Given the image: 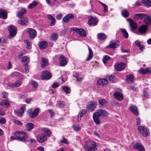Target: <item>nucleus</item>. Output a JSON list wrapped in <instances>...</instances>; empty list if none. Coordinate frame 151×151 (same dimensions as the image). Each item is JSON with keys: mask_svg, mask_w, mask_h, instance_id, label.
Segmentation results:
<instances>
[{"mask_svg": "<svg viewBox=\"0 0 151 151\" xmlns=\"http://www.w3.org/2000/svg\"><path fill=\"white\" fill-rule=\"evenodd\" d=\"M109 113L106 111L102 109H100L96 110L93 116V119L94 122L97 124H99L100 123L99 119L100 116L104 117L107 116Z\"/></svg>", "mask_w": 151, "mask_h": 151, "instance_id": "nucleus-1", "label": "nucleus"}, {"mask_svg": "<svg viewBox=\"0 0 151 151\" xmlns=\"http://www.w3.org/2000/svg\"><path fill=\"white\" fill-rule=\"evenodd\" d=\"M95 142L92 141H87L85 144V148L88 151H95L97 150Z\"/></svg>", "mask_w": 151, "mask_h": 151, "instance_id": "nucleus-2", "label": "nucleus"}, {"mask_svg": "<svg viewBox=\"0 0 151 151\" xmlns=\"http://www.w3.org/2000/svg\"><path fill=\"white\" fill-rule=\"evenodd\" d=\"M14 134L17 137V140L20 141H25L28 137V135L25 133L18 131L15 132Z\"/></svg>", "mask_w": 151, "mask_h": 151, "instance_id": "nucleus-3", "label": "nucleus"}, {"mask_svg": "<svg viewBox=\"0 0 151 151\" xmlns=\"http://www.w3.org/2000/svg\"><path fill=\"white\" fill-rule=\"evenodd\" d=\"M8 29L9 33V36L8 38L11 39L16 35L17 32V29L16 27L13 25H10L8 27Z\"/></svg>", "mask_w": 151, "mask_h": 151, "instance_id": "nucleus-4", "label": "nucleus"}, {"mask_svg": "<svg viewBox=\"0 0 151 151\" xmlns=\"http://www.w3.org/2000/svg\"><path fill=\"white\" fill-rule=\"evenodd\" d=\"M39 111L40 109L38 108L35 109L33 111L32 109H31L28 110L27 112L30 118H34L38 116Z\"/></svg>", "mask_w": 151, "mask_h": 151, "instance_id": "nucleus-5", "label": "nucleus"}, {"mask_svg": "<svg viewBox=\"0 0 151 151\" xmlns=\"http://www.w3.org/2000/svg\"><path fill=\"white\" fill-rule=\"evenodd\" d=\"M139 132L144 137H147L149 133L147 129L143 126H139L138 127Z\"/></svg>", "mask_w": 151, "mask_h": 151, "instance_id": "nucleus-6", "label": "nucleus"}, {"mask_svg": "<svg viewBox=\"0 0 151 151\" xmlns=\"http://www.w3.org/2000/svg\"><path fill=\"white\" fill-rule=\"evenodd\" d=\"M71 30L75 31L79 35L85 37L86 35V34L85 31L83 29L81 28L73 27L71 28Z\"/></svg>", "mask_w": 151, "mask_h": 151, "instance_id": "nucleus-7", "label": "nucleus"}, {"mask_svg": "<svg viewBox=\"0 0 151 151\" xmlns=\"http://www.w3.org/2000/svg\"><path fill=\"white\" fill-rule=\"evenodd\" d=\"M96 103L95 102L90 101L87 105V110L90 111H93L96 109Z\"/></svg>", "mask_w": 151, "mask_h": 151, "instance_id": "nucleus-8", "label": "nucleus"}, {"mask_svg": "<svg viewBox=\"0 0 151 151\" xmlns=\"http://www.w3.org/2000/svg\"><path fill=\"white\" fill-rule=\"evenodd\" d=\"M89 19L88 21V24L90 26H95L97 24L98 22V19L96 17H93L91 16L89 17Z\"/></svg>", "mask_w": 151, "mask_h": 151, "instance_id": "nucleus-9", "label": "nucleus"}, {"mask_svg": "<svg viewBox=\"0 0 151 151\" xmlns=\"http://www.w3.org/2000/svg\"><path fill=\"white\" fill-rule=\"evenodd\" d=\"M129 22V25L132 31L135 30L137 27L138 25L137 23L135 22L133 20L129 18L127 19Z\"/></svg>", "mask_w": 151, "mask_h": 151, "instance_id": "nucleus-10", "label": "nucleus"}, {"mask_svg": "<svg viewBox=\"0 0 151 151\" xmlns=\"http://www.w3.org/2000/svg\"><path fill=\"white\" fill-rule=\"evenodd\" d=\"M51 77V74L48 71H45L42 73L41 77L43 80L49 79Z\"/></svg>", "mask_w": 151, "mask_h": 151, "instance_id": "nucleus-11", "label": "nucleus"}, {"mask_svg": "<svg viewBox=\"0 0 151 151\" xmlns=\"http://www.w3.org/2000/svg\"><path fill=\"white\" fill-rule=\"evenodd\" d=\"M27 31L29 33V36L30 38L33 39L36 36V32L33 29L28 28L27 29Z\"/></svg>", "mask_w": 151, "mask_h": 151, "instance_id": "nucleus-12", "label": "nucleus"}, {"mask_svg": "<svg viewBox=\"0 0 151 151\" xmlns=\"http://www.w3.org/2000/svg\"><path fill=\"white\" fill-rule=\"evenodd\" d=\"M126 67V65L124 63H116L115 65V69L118 71H120L124 69Z\"/></svg>", "mask_w": 151, "mask_h": 151, "instance_id": "nucleus-13", "label": "nucleus"}, {"mask_svg": "<svg viewBox=\"0 0 151 151\" xmlns=\"http://www.w3.org/2000/svg\"><path fill=\"white\" fill-rule=\"evenodd\" d=\"M47 138V136L43 133L38 135L37 137L38 141L40 142H44Z\"/></svg>", "mask_w": 151, "mask_h": 151, "instance_id": "nucleus-14", "label": "nucleus"}, {"mask_svg": "<svg viewBox=\"0 0 151 151\" xmlns=\"http://www.w3.org/2000/svg\"><path fill=\"white\" fill-rule=\"evenodd\" d=\"M119 45V41L116 40V41H111L110 44L108 46V47L114 49Z\"/></svg>", "mask_w": 151, "mask_h": 151, "instance_id": "nucleus-15", "label": "nucleus"}, {"mask_svg": "<svg viewBox=\"0 0 151 151\" xmlns=\"http://www.w3.org/2000/svg\"><path fill=\"white\" fill-rule=\"evenodd\" d=\"M147 14L145 13L135 14L133 16V18L136 19H142L146 16Z\"/></svg>", "mask_w": 151, "mask_h": 151, "instance_id": "nucleus-16", "label": "nucleus"}, {"mask_svg": "<svg viewBox=\"0 0 151 151\" xmlns=\"http://www.w3.org/2000/svg\"><path fill=\"white\" fill-rule=\"evenodd\" d=\"M59 61L60 64V66H65L67 63L66 59L65 57L63 55H61L60 56L59 58Z\"/></svg>", "mask_w": 151, "mask_h": 151, "instance_id": "nucleus-17", "label": "nucleus"}, {"mask_svg": "<svg viewBox=\"0 0 151 151\" xmlns=\"http://www.w3.org/2000/svg\"><path fill=\"white\" fill-rule=\"evenodd\" d=\"M48 65L49 63L48 60L44 58H42L41 62V65L42 68H44Z\"/></svg>", "mask_w": 151, "mask_h": 151, "instance_id": "nucleus-18", "label": "nucleus"}, {"mask_svg": "<svg viewBox=\"0 0 151 151\" xmlns=\"http://www.w3.org/2000/svg\"><path fill=\"white\" fill-rule=\"evenodd\" d=\"M38 45L40 48L41 50H43L47 47L48 43L46 41H42L39 42Z\"/></svg>", "mask_w": 151, "mask_h": 151, "instance_id": "nucleus-19", "label": "nucleus"}, {"mask_svg": "<svg viewBox=\"0 0 151 151\" xmlns=\"http://www.w3.org/2000/svg\"><path fill=\"white\" fill-rule=\"evenodd\" d=\"M74 16L72 14H69L66 15L63 18V21L64 22H68L70 19L73 18Z\"/></svg>", "mask_w": 151, "mask_h": 151, "instance_id": "nucleus-20", "label": "nucleus"}, {"mask_svg": "<svg viewBox=\"0 0 151 151\" xmlns=\"http://www.w3.org/2000/svg\"><path fill=\"white\" fill-rule=\"evenodd\" d=\"M9 99H5L3 100L2 101H1L0 105L3 107H8L9 106Z\"/></svg>", "mask_w": 151, "mask_h": 151, "instance_id": "nucleus-21", "label": "nucleus"}, {"mask_svg": "<svg viewBox=\"0 0 151 151\" xmlns=\"http://www.w3.org/2000/svg\"><path fill=\"white\" fill-rule=\"evenodd\" d=\"M114 97L119 101H122L123 99L122 94L119 92H115L114 93Z\"/></svg>", "mask_w": 151, "mask_h": 151, "instance_id": "nucleus-22", "label": "nucleus"}, {"mask_svg": "<svg viewBox=\"0 0 151 151\" xmlns=\"http://www.w3.org/2000/svg\"><path fill=\"white\" fill-rule=\"evenodd\" d=\"M18 22L21 25L24 26L27 24L28 20L27 18L23 17Z\"/></svg>", "mask_w": 151, "mask_h": 151, "instance_id": "nucleus-23", "label": "nucleus"}, {"mask_svg": "<svg viewBox=\"0 0 151 151\" xmlns=\"http://www.w3.org/2000/svg\"><path fill=\"white\" fill-rule=\"evenodd\" d=\"M134 148L137 149L140 151H145V149L143 146L140 143H136L134 146Z\"/></svg>", "mask_w": 151, "mask_h": 151, "instance_id": "nucleus-24", "label": "nucleus"}, {"mask_svg": "<svg viewBox=\"0 0 151 151\" xmlns=\"http://www.w3.org/2000/svg\"><path fill=\"white\" fill-rule=\"evenodd\" d=\"M147 27L146 25H143L139 28L138 31L140 33H144L147 31Z\"/></svg>", "mask_w": 151, "mask_h": 151, "instance_id": "nucleus-25", "label": "nucleus"}, {"mask_svg": "<svg viewBox=\"0 0 151 151\" xmlns=\"http://www.w3.org/2000/svg\"><path fill=\"white\" fill-rule=\"evenodd\" d=\"M139 72L143 74L151 73V70L150 68H147L145 69L141 68L139 70Z\"/></svg>", "mask_w": 151, "mask_h": 151, "instance_id": "nucleus-26", "label": "nucleus"}, {"mask_svg": "<svg viewBox=\"0 0 151 151\" xmlns=\"http://www.w3.org/2000/svg\"><path fill=\"white\" fill-rule=\"evenodd\" d=\"M126 81L129 83H133L134 78L132 74L127 75L126 76Z\"/></svg>", "mask_w": 151, "mask_h": 151, "instance_id": "nucleus-27", "label": "nucleus"}, {"mask_svg": "<svg viewBox=\"0 0 151 151\" xmlns=\"http://www.w3.org/2000/svg\"><path fill=\"white\" fill-rule=\"evenodd\" d=\"M108 83V81L106 79H101L98 80L97 81V84L98 85L102 86L106 85Z\"/></svg>", "mask_w": 151, "mask_h": 151, "instance_id": "nucleus-28", "label": "nucleus"}, {"mask_svg": "<svg viewBox=\"0 0 151 151\" xmlns=\"http://www.w3.org/2000/svg\"><path fill=\"white\" fill-rule=\"evenodd\" d=\"M27 12L26 9L25 8H22L20 10L17 12V16L20 18L22 15L25 14Z\"/></svg>", "mask_w": 151, "mask_h": 151, "instance_id": "nucleus-29", "label": "nucleus"}, {"mask_svg": "<svg viewBox=\"0 0 151 151\" xmlns=\"http://www.w3.org/2000/svg\"><path fill=\"white\" fill-rule=\"evenodd\" d=\"M25 107L23 106L21 107V109H19L17 111H15V112L16 113L17 115L19 116H21L24 112V110H25Z\"/></svg>", "mask_w": 151, "mask_h": 151, "instance_id": "nucleus-30", "label": "nucleus"}, {"mask_svg": "<svg viewBox=\"0 0 151 151\" xmlns=\"http://www.w3.org/2000/svg\"><path fill=\"white\" fill-rule=\"evenodd\" d=\"M7 13L4 10H0V18L5 19L7 18Z\"/></svg>", "mask_w": 151, "mask_h": 151, "instance_id": "nucleus-31", "label": "nucleus"}, {"mask_svg": "<svg viewBox=\"0 0 151 151\" xmlns=\"http://www.w3.org/2000/svg\"><path fill=\"white\" fill-rule=\"evenodd\" d=\"M144 21L146 24L150 25L151 24V17L147 14Z\"/></svg>", "mask_w": 151, "mask_h": 151, "instance_id": "nucleus-32", "label": "nucleus"}, {"mask_svg": "<svg viewBox=\"0 0 151 151\" xmlns=\"http://www.w3.org/2000/svg\"><path fill=\"white\" fill-rule=\"evenodd\" d=\"M21 82L20 81H18L17 82L13 83H10L9 86L10 87H18L21 85Z\"/></svg>", "mask_w": 151, "mask_h": 151, "instance_id": "nucleus-33", "label": "nucleus"}, {"mask_svg": "<svg viewBox=\"0 0 151 151\" xmlns=\"http://www.w3.org/2000/svg\"><path fill=\"white\" fill-rule=\"evenodd\" d=\"M26 129L28 131H30L34 128V124L31 123H28L26 125Z\"/></svg>", "mask_w": 151, "mask_h": 151, "instance_id": "nucleus-34", "label": "nucleus"}, {"mask_svg": "<svg viewBox=\"0 0 151 151\" xmlns=\"http://www.w3.org/2000/svg\"><path fill=\"white\" fill-rule=\"evenodd\" d=\"M98 102L101 105L100 107L101 108V106H106L107 103V101L104 99H101L99 100Z\"/></svg>", "mask_w": 151, "mask_h": 151, "instance_id": "nucleus-35", "label": "nucleus"}, {"mask_svg": "<svg viewBox=\"0 0 151 151\" xmlns=\"http://www.w3.org/2000/svg\"><path fill=\"white\" fill-rule=\"evenodd\" d=\"M98 39L101 40H105L107 38V36L104 33H99L97 35Z\"/></svg>", "mask_w": 151, "mask_h": 151, "instance_id": "nucleus-36", "label": "nucleus"}, {"mask_svg": "<svg viewBox=\"0 0 151 151\" xmlns=\"http://www.w3.org/2000/svg\"><path fill=\"white\" fill-rule=\"evenodd\" d=\"M47 17L51 21V22L50 24V25L51 26L54 25L55 21V18L52 15L50 14L47 15Z\"/></svg>", "mask_w": 151, "mask_h": 151, "instance_id": "nucleus-37", "label": "nucleus"}, {"mask_svg": "<svg viewBox=\"0 0 151 151\" xmlns=\"http://www.w3.org/2000/svg\"><path fill=\"white\" fill-rule=\"evenodd\" d=\"M131 111L135 114H138V112L136 106H131L129 108Z\"/></svg>", "mask_w": 151, "mask_h": 151, "instance_id": "nucleus-38", "label": "nucleus"}, {"mask_svg": "<svg viewBox=\"0 0 151 151\" xmlns=\"http://www.w3.org/2000/svg\"><path fill=\"white\" fill-rule=\"evenodd\" d=\"M142 2L146 6H151V0H142Z\"/></svg>", "mask_w": 151, "mask_h": 151, "instance_id": "nucleus-39", "label": "nucleus"}, {"mask_svg": "<svg viewBox=\"0 0 151 151\" xmlns=\"http://www.w3.org/2000/svg\"><path fill=\"white\" fill-rule=\"evenodd\" d=\"M122 14L124 17L127 18L129 16V12L127 10L124 9L122 11Z\"/></svg>", "mask_w": 151, "mask_h": 151, "instance_id": "nucleus-40", "label": "nucleus"}, {"mask_svg": "<svg viewBox=\"0 0 151 151\" xmlns=\"http://www.w3.org/2000/svg\"><path fill=\"white\" fill-rule=\"evenodd\" d=\"M89 55L88 57L87 58L86 60L87 61H89L91 60L93 56V52L92 50L90 48H89Z\"/></svg>", "mask_w": 151, "mask_h": 151, "instance_id": "nucleus-41", "label": "nucleus"}, {"mask_svg": "<svg viewBox=\"0 0 151 151\" xmlns=\"http://www.w3.org/2000/svg\"><path fill=\"white\" fill-rule=\"evenodd\" d=\"M37 4V2L35 1H34L28 6V8L29 9L33 8L35 7Z\"/></svg>", "mask_w": 151, "mask_h": 151, "instance_id": "nucleus-42", "label": "nucleus"}, {"mask_svg": "<svg viewBox=\"0 0 151 151\" xmlns=\"http://www.w3.org/2000/svg\"><path fill=\"white\" fill-rule=\"evenodd\" d=\"M121 31L123 35V36L125 38H127L128 37V34L126 30L124 29H122Z\"/></svg>", "mask_w": 151, "mask_h": 151, "instance_id": "nucleus-43", "label": "nucleus"}, {"mask_svg": "<svg viewBox=\"0 0 151 151\" xmlns=\"http://www.w3.org/2000/svg\"><path fill=\"white\" fill-rule=\"evenodd\" d=\"M73 129L76 132L79 131L81 129V127L77 125H73Z\"/></svg>", "mask_w": 151, "mask_h": 151, "instance_id": "nucleus-44", "label": "nucleus"}, {"mask_svg": "<svg viewBox=\"0 0 151 151\" xmlns=\"http://www.w3.org/2000/svg\"><path fill=\"white\" fill-rule=\"evenodd\" d=\"M31 83L33 87L35 88V89H36L37 88L38 84L36 81L32 80L31 81Z\"/></svg>", "mask_w": 151, "mask_h": 151, "instance_id": "nucleus-45", "label": "nucleus"}, {"mask_svg": "<svg viewBox=\"0 0 151 151\" xmlns=\"http://www.w3.org/2000/svg\"><path fill=\"white\" fill-rule=\"evenodd\" d=\"M63 90L65 91L66 94L69 93L70 92V90L67 86H65L63 88Z\"/></svg>", "mask_w": 151, "mask_h": 151, "instance_id": "nucleus-46", "label": "nucleus"}, {"mask_svg": "<svg viewBox=\"0 0 151 151\" xmlns=\"http://www.w3.org/2000/svg\"><path fill=\"white\" fill-rule=\"evenodd\" d=\"M110 57L108 55H106L104 56L103 58V60L104 63V64L106 63L107 61L110 59Z\"/></svg>", "mask_w": 151, "mask_h": 151, "instance_id": "nucleus-47", "label": "nucleus"}, {"mask_svg": "<svg viewBox=\"0 0 151 151\" xmlns=\"http://www.w3.org/2000/svg\"><path fill=\"white\" fill-rule=\"evenodd\" d=\"M2 98L4 99H8L7 97L8 96V93L4 91H3L2 93Z\"/></svg>", "mask_w": 151, "mask_h": 151, "instance_id": "nucleus-48", "label": "nucleus"}, {"mask_svg": "<svg viewBox=\"0 0 151 151\" xmlns=\"http://www.w3.org/2000/svg\"><path fill=\"white\" fill-rule=\"evenodd\" d=\"M58 105L60 108H63L65 106L64 102L62 101H59L58 102Z\"/></svg>", "mask_w": 151, "mask_h": 151, "instance_id": "nucleus-49", "label": "nucleus"}, {"mask_svg": "<svg viewBox=\"0 0 151 151\" xmlns=\"http://www.w3.org/2000/svg\"><path fill=\"white\" fill-rule=\"evenodd\" d=\"M11 75L12 76H19L20 77L22 75L20 73L18 72H14L12 73L11 74Z\"/></svg>", "mask_w": 151, "mask_h": 151, "instance_id": "nucleus-50", "label": "nucleus"}, {"mask_svg": "<svg viewBox=\"0 0 151 151\" xmlns=\"http://www.w3.org/2000/svg\"><path fill=\"white\" fill-rule=\"evenodd\" d=\"M21 61L22 62H27V63H28L29 61V59L27 56H24L22 58Z\"/></svg>", "mask_w": 151, "mask_h": 151, "instance_id": "nucleus-51", "label": "nucleus"}, {"mask_svg": "<svg viewBox=\"0 0 151 151\" xmlns=\"http://www.w3.org/2000/svg\"><path fill=\"white\" fill-rule=\"evenodd\" d=\"M101 4L104 7V12L106 13V12H107L108 11V9L107 6L105 4H103L101 2Z\"/></svg>", "mask_w": 151, "mask_h": 151, "instance_id": "nucleus-52", "label": "nucleus"}, {"mask_svg": "<svg viewBox=\"0 0 151 151\" xmlns=\"http://www.w3.org/2000/svg\"><path fill=\"white\" fill-rule=\"evenodd\" d=\"M58 37V35L55 33L52 35L51 36V38L53 40H55Z\"/></svg>", "mask_w": 151, "mask_h": 151, "instance_id": "nucleus-53", "label": "nucleus"}, {"mask_svg": "<svg viewBox=\"0 0 151 151\" xmlns=\"http://www.w3.org/2000/svg\"><path fill=\"white\" fill-rule=\"evenodd\" d=\"M73 77L76 78V81L81 82L83 79V77L79 78L78 75L73 76Z\"/></svg>", "mask_w": 151, "mask_h": 151, "instance_id": "nucleus-54", "label": "nucleus"}, {"mask_svg": "<svg viewBox=\"0 0 151 151\" xmlns=\"http://www.w3.org/2000/svg\"><path fill=\"white\" fill-rule=\"evenodd\" d=\"M59 85V83L58 82H55L53 83L51 85L52 88H56L58 87Z\"/></svg>", "mask_w": 151, "mask_h": 151, "instance_id": "nucleus-55", "label": "nucleus"}, {"mask_svg": "<svg viewBox=\"0 0 151 151\" xmlns=\"http://www.w3.org/2000/svg\"><path fill=\"white\" fill-rule=\"evenodd\" d=\"M86 112V111L85 109H83L79 113V115L80 117H82L83 114H85Z\"/></svg>", "mask_w": 151, "mask_h": 151, "instance_id": "nucleus-56", "label": "nucleus"}, {"mask_svg": "<svg viewBox=\"0 0 151 151\" xmlns=\"http://www.w3.org/2000/svg\"><path fill=\"white\" fill-rule=\"evenodd\" d=\"M13 122L15 124L20 125H22V124L21 122L16 119L14 120Z\"/></svg>", "mask_w": 151, "mask_h": 151, "instance_id": "nucleus-57", "label": "nucleus"}, {"mask_svg": "<svg viewBox=\"0 0 151 151\" xmlns=\"http://www.w3.org/2000/svg\"><path fill=\"white\" fill-rule=\"evenodd\" d=\"M6 121L5 119L2 118L0 119V124H3L6 123Z\"/></svg>", "mask_w": 151, "mask_h": 151, "instance_id": "nucleus-58", "label": "nucleus"}, {"mask_svg": "<svg viewBox=\"0 0 151 151\" xmlns=\"http://www.w3.org/2000/svg\"><path fill=\"white\" fill-rule=\"evenodd\" d=\"M114 77V75H112L110 76L109 78V81L111 82H113V79Z\"/></svg>", "mask_w": 151, "mask_h": 151, "instance_id": "nucleus-59", "label": "nucleus"}, {"mask_svg": "<svg viewBox=\"0 0 151 151\" xmlns=\"http://www.w3.org/2000/svg\"><path fill=\"white\" fill-rule=\"evenodd\" d=\"M62 14H58L56 16V18L58 20H59L62 18Z\"/></svg>", "mask_w": 151, "mask_h": 151, "instance_id": "nucleus-60", "label": "nucleus"}, {"mask_svg": "<svg viewBox=\"0 0 151 151\" xmlns=\"http://www.w3.org/2000/svg\"><path fill=\"white\" fill-rule=\"evenodd\" d=\"M31 44L30 42H27V46L26 48L28 49H30L31 48Z\"/></svg>", "mask_w": 151, "mask_h": 151, "instance_id": "nucleus-61", "label": "nucleus"}, {"mask_svg": "<svg viewBox=\"0 0 151 151\" xmlns=\"http://www.w3.org/2000/svg\"><path fill=\"white\" fill-rule=\"evenodd\" d=\"M48 111L50 114V116L51 117H52L54 115V113L50 109H49L48 110Z\"/></svg>", "mask_w": 151, "mask_h": 151, "instance_id": "nucleus-62", "label": "nucleus"}, {"mask_svg": "<svg viewBox=\"0 0 151 151\" xmlns=\"http://www.w3.org/2000/svg\"><path fill=\"white\" fill-rule=\"evenodd\" d=\"M31 101V98H28L26 99L25 101V102L27 104H29Z\"/></svg>", "mask_w": 151, "mask_h": 151, "instance_id": "nucleus-63", "label": "nucleus"}, {"mask_svg": "<svg viewBox=\"0 0 151 151\" xmlns=\"http://www.w3.org/2000/svg\"><path fill=\"white\" fill-rule=\"evenodd\" d=\"M60 142L61 143H64L65 144H68V142L67 140L65 138H63V139L60 141Z\"/></svg>", "mask_w": 151, "mask_h": 151, "instance_id": "nucleus-64", "label": "nucleus"}]
</instances>
